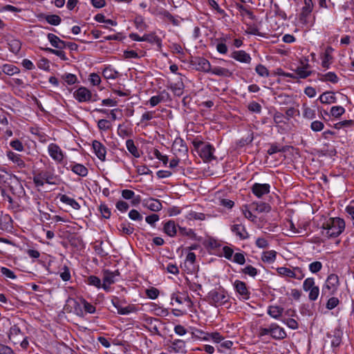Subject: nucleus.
<instances>
[{
	"mask_svg": "<svg viewBox=\"0 0 354 354\" xmlns=\"http://www.w3.org/2000/svg\"><path fill=\"white\" fill-rule=\"evenodd\" d=\"M210 73L223 77H230L232 75V73L228 69L220 66L211 68Z\"/></svg>",
	"mask_w": 354,
	"mask_h": 354,
	"instance_id": "obj_34",
	"label": "nucleus"
},
{
	"mask_svg": "<svg viewBox=\"0 0 354 354\" xmlns=\"http://www.w3.org/2000/svg\"><path fill=\"white\" fill-rule=\"evenodd\" d=\"M126 146L128 151L135 158H139L140 156V152L138 151V147L135 145L134 141L131 139H129L126 141Z\"/></svg>",
	"mask_w": 354,
	"mask_h": 354,
	"instance_id": "obj_33",
	"label": "nucleus"
},
{
	"mask_svg": "<svg viewBox=\"0 0 354 354\" xmlns=\"http://www.w3.org/2000/svg\"><path fill=\"white\" fill-rule=\"evenodd\" d=\"M97 127L100 130L107 131L111 129V122L105 119H101L97 122Z\"/></svg>",
	"mask_w": 354,
	"mask_h": 354,
	"instance_id": "obj_52",
	"label": "nucleus"
},
{
	"mask_svg": "<svg viewBox=\"0 0 354 354\" xmlns=\"http://www.w3.org/2000/svg\"><path fill=\"white\" fill-rule=\"evenodd\" d=\"M319 100L322 104H332L336 102V97L334 96L333 93L325 92L322 94Z\"/></svg>",
	"mask_w": 354,
	"mask_h": 354,
	"instance_id": "obj_28",
	"label": "nucleus"
},
{
	"mask_svg": "<svg viewBox=\"0 0 354 354\" xmlns=\"http://www.w3.org/2000/svg\"><path fill=\"white\" fill-rule=\"evenodd\" d=\"M59 276L62 278V279L64 281H68L71 279V277L70 270H69V268L66 266H64L62 268V272H60Z\"/></svg>",
	"mask_w": 354,
	"mask_h": 354,
	"instance_id": "obj_57",
	"label": "nucleus"
},
{
	"mask_svg": "<svg viewBox=\"0 0 354 354\" xmlns=\"http://www.w3.org/2000/svg\"><path fill=\"white\" fill-rule=\"evenodd\" d=\"M234 287L236 292L244 300H248L250 298V292L246 283L240 280H236L234 283Z\"/></svg>",
	"mask_w": 354,
	"mask_h": 354,
	"instance_id": "obj_6",
	"label": "nucleus"
},
{
	"mask_svg": "<svg viewBox=\"0 0 354 354\" xmlns=\"http://www.w3.org/2000/svg\"><path fill=\"white\" fill-rule=\"evenodd\" d=\"M24 334L21 333L17 325L12 326L10 329L8 335L9 339L14 344H17L23 339Z\"/></svg>",
	"mask_w": 354,
	"mask_h": 354,
	"instance_id": "obj_11",
	"label": "nucleus"
},
{
	"mask_svg": "<svg viewBox=\"0 0 354 354\" xmlns=\"http://www.w3.org/2000/svg\"><path fill=\"white\" fill-rule=\"evenodd\" d=\"M37 173L44 183L49 185L57 184L54 180L56 178V176L51 172L48 171H39Z\"/></svg>",
	"mask_w": 354,
	"mask_h": 354,
	"instance_id": "obj_22",
	"label": "nucleus"
},
{
	"mask_svg": "<svg viewBox=\"0 0 354 354\" xmlns=\"http://www.w3.org/2000/svg\"><path fill=\"white\" fill-rule=\"evenodd\" d=\"M277 257V252L274 250H270L263 252L261 259L265 263H273Z\"/></svg>",
	"mask_w": 354,
	"mask_h": 354,
	"instance_id": "obj_32",
	"label": "nucleus"
},
{
	"mask_svg": "<svg viewBox=\"0 0 354 354\" xmlns=\"http://www.w3.org/2000/svg\"><path fill=\"white\" fill-rule=\"evenodd\" d=\"M169 351H174L176 353L185 354L187 353L186 342L180 339H176L171 341Z\"/></svg>",
	"mask_w": 354,
	"mask_h": 354,
	"instance_id": "obj_9",
	"label": "nucleus"
},
{
	"mask_svg": "<svg viewBox=\"0 0 354 354\" xmlns=\"http://www.w3.org/2000/svg\"><path fill=\"white\" fill-rule=\"evenodd\" d=\"M47 38L54 48L57 49H63L66 47V42L60 39L57 35L53 33H48Z\"/></svg>",
	"mask_w": 354,
	"mask_h": 354,
	"instance_id": "obj_16",
	"label": "nucleus"
},
{
	"mask_svg": "<svg viewBox=\"0 0 354 354\" xmlns=\"http://www.w3.org/2000/svg\"><path fill=\"white\" fill-rule=\"evenodd\" d=\"M164 232L169 236L173 237L176 234V225L174 221H169L165 223Z\"/></svg>",
	"mask_w": 354,
	"mask_h": 354,
	"instance_id": "obj_23",
	"label": "nucleus"
},
{
	"mask_svg": "<svg viewBox=\"0 0 354 354\" xmlns=\"http://www.w3.org/2000/svg\"><path fill=\"white\" fill-rule=\"evenodd\" d=\"M324 127V124L322 122L319 120H315L311 122L310 129L315 132L321 131Z\"/></svg>",
	"mask_w": 354,
	"mask_h": 354,
	"instance_id": "obj_59",
	"label": "nucleus"
},
{
	"mask_svg": "<svg viewBox=\"0 0 354 354\" xmlns=\"http://www.w3.org/2000/svg\"><path fill=\"white\" fill-rule=\"evenodd\" d=\"M129 217L130 219H131L133 221H140L143 218L142 215L136 209H131L129 212Z\"/></svg>",
	"mask_w": 354,
	"mask_h": 354,
	"instance_id": "obj_62",
	"label": "nucleus"
},
{
	"mask_svg": "<svg viewBox=\"0 0 354 354\" xmlns=\"http://www.w3.org/2000/svg\"><path fill=\"white\" fill-rule=\"evenodd\" d=\"M60 201L71 206L75 209H79L80 208V204L75 199L70 198L67 195H61Z\"/></svg>",
	"mask_w": 354,
	"mask_h": 354,
	"instance_id": "obj_29",
	"label": "nucleus"
},
{
	"mask_svg": "<svg viewBox=\"0 0 354 354\" xmlns=\"http://www.w3.org/2000/svg\"><path fill=\"white\" fill-rule=\"evenodd\" d=\"M339 285V277L335 274H330L328 276L325 284L322 288V295L328 292V295H333L336 293Z\"/></svg>",
	"mask_w": 354,
	"mask_h": 354,
	"instance_id": "obj_3",
	"label": "nucleus"
},
{
	"mask_svg": "<svg viewBox=\"0 0 354 354\" xmlns=\"http://www.w3.org/2000/svg\"><path fill=\"white\" fill-rule=\"evenodd\" d=\"M7 157L9 160H12L19 169L26 168V165L25 162L21 159V156L15 152L9 151L7 152Z\"/></svg>",
	"mask_w": 354,
	"mask_h": 354,
	"instance_id": "obj_18",
	"label": "nucleus"
},
{
	"mask_svg": "<svg viewBox=\"0 0 354 354\" xmlns=\"http://www.w3.org/2000/svg\"><path fill=\"white\" fill-rule=\"evenodd\" d=\"M308 67L309 65L308 64L303 67H298L295 70L296 76L297 77V78L305 79L310 76L313 72L311 71L306 70Z\"/></svg>",
	"mask_w": 354,
	"mask_h": 354,
	"instance_id": "obj_31",
	"label": "nucleus"
},
{
	"mask_svg": "<svg viewBox=\"0 0 354 354\" xmlns=\"http://www.w3.org/2000/svg\"><path fill=\"white\" fill-rule=\"evenodd\" d=\"M344 112V108L341 106H333L330 109L331 115L335 118L340 117Z\"/></svg>",
	"mask_w": 354,
	"mask_h": 354,
	"instance_id": "obj_53",
	"label": "nucleus"
},
{
	"mask_svg": "<svg viewBox=\"0 0 354 354\" xmlns=\"http://www.w3.org/2000/svg\"><path fill=\"white\" fill-rule=\"evenodd\" d=\"M92 147L97 157L102 161H104L106 153V147L100 141L95 140L93 141Z\"/></svg>",
	"mask_w": 354,
	"mask_h": 354,
	"instance_id": "obj_13",
	"label": "nucleus"
},
{
	"mask_svg": "<svg viewBox=\"0 0 354 354\" xmlns=\"http://www.w3.org/2000/svg\"><path fill=\"white\" fill-rule=\"evenodd\" d=\"M317 78L322 82H330L333 84L339 81L337 75L334 72H328L326 74L317 73Z\"/></svg>",
	"mask_w": 354,
	"mask_h": 354,
	"instance_id": "obj_19",
	"label": "nucleus"
},
{
	"mask_svg": "<svg viewBox=\"0 0 354 354\" xmlns=\"http://www.w3.org/2000/svg\"><path fill=\"white\" fill-rule=\"evenodd\" d=\"M144 205L153 212H158L162 207L160 201L158 199H155L153 198L145 200Z\"/></svg>",
	"mask_w": 354,
	"mask_h": 354,
	"instance_id": "obj_17",
	"label": "nucleus"
},
{
	"mask_svg": "<svg viewBox=\"0 0 354 354\" xmlns=\"http://www.w3.org/2000/svg\"><path fill=\"white\" fill-rule=\"evenodd\" d=\"M73 97L79 102H86L92 100L91 91L84 86H80L73 93Z\"/></svg>",
	"mask_w": 354,
	"mask_h": 354,
	"instance_id": "obj_4",
	"label": "nucleus"
},
{
	"mask_svg": "<svg viewBox=\"0 0 354 354\" xmlns=\"http://www.w3.org/2000/svg\"><path fill=\"white\" fill-rule=\"evenodd\" d=\"M319 295V288L316 286L309 291L308 299L311 301H314L317 299Z\"/></svg>",
	"mask_w": 354,
	"mask_h": 354,
	"instance_id": "obj_55",
	"label": "nucleus"
},
{
	"mask_svg": "<svg viewBox=\"0 0 354 354\" xmlns=\"http://www.w3.org/2000/svg\"><path fill=\"white\" fill-rule=\"evenodd\" d=\"M86 283L88 285L93 286L97 288H101V283H102L101 280L99 277H97L96 276H94V275L89 276L87 278Z\"/></svg>",
	"mask_w": 354,
	"mask_h": 354,
	"instance_id": "obj_44",
	"label": "nucleus"
},
{
	"mask_svg": "<svg viewBox=\"0 0 354 354\" xmlns=\"http://www.w3.org/2000/svg\"><path fill=\"white\" fill-rule=\"evenodd\" d=\"M248 108L251 112L257 113H260L262 109L260 104L254 101L248 104Z\"/></svg>",
	"mask_w": 354,
	"mask_h": 354,
	"instance_id": "obj_60",
	"label": "nucleus"
},
{
	"mask_svg": "<svg viewBox=\"0 0 354 354\" xmlns=\"http://www.w3.org/2000/svg\"><path fill=\"white\" fill-rule=\"evenodd\" d=\"M231 57L239 62L245 64H250L252 60L250 55L245 50H234L231 54Z\"/></svg>",
	"mask_w": 354,
	"mask_h": 354,
	"instance_id": "obj_15",
	"label": "nucleus"
},
{
	"mask_svg": "<svg viewBox=\"0 0 354 354\" xmlns=\"http://www.w3.org/2000/svg\"><path fill=\"white\" fill-rule=\"evenodd\" d=\"M286 227L289 228V230L292 232V234L304 233L302 228H301L300 226L295 227L293 222L290 220L287 221Z\"/></svg>",
	"mask_w": 354,
	"mask_h": 354,
	"instance_id": "obj_45",
	"label": "nucleus"
},
{
	"mask_svg": "<svg viewBox=\"0 0 354 354\" xmlns=\"http://www.w3.org/2000/svg\"><path fill=\"white\" fill-rule=\"evenodd\" d=\"M270 186L269 184L254 183L251 187L252 192L258 198L262 197L263 195L270 192Z\"/></svg>",
	"mask_w": 354,
	"mask_h": 354,
	"instance_id": "obj_10",
	"label": "nucleus"
},
{
	"mask_svg": "<svg viewBox=\"0 0 354 354\" xmlns=\"http://www.w3.org/2000/svg\"><path fill=\"white\" fill-rule=\"evenodd\" d=\"M103 282L108 284H113L115 283V278L113 277L111 271L109 270H104Z\"/></svg>",
	"mask_w": 354,
	"mask_h": 354,
	"instance_id": "obj_43",
	"label": "nucleus"
},
{
	"mask_svg": "<svg viewBox=\"0 0 354 354\" xmlns=\"http://www.w3.org/2000/svg\"><path fill=\"white\" fill-rule=\"evenodd\" d=\"M303 115L308 120L314 119L316 117V113L314 109L308 107L306 104L303 105Z\"/></svg>",
	"mask_w": 354,
	"mask_h": 354,
	"instance_id": "obj_40",
	"label": "nucleus"
},
{
	"mask_svg": "<svg viewBox=\"0 0 354 354\" xmlns=\"http://www.w3.org/2000/svg\"><path fill=\"white\" fill-rule=\"evenodd\" d=\"M283 312V308L278 306H270L268 309V314L276 319H279Z\"/></svg>",
	"mask_w": 354,
	"mask_h": 354,
	"instance_id": "obj_25",
	"label": "nucleus"
},
{
	"mask_svg": "<svg viewBox=\"0 0 354 354\" xmlns=\"http://www.w3.org/2000/svg\"><path fill=\"white\" fill-rule=\"evenodd\" d=\"M342 331L339 328H335L333 331L331 345L333 347H337L340 345L342 342Z\"/></svg>",
	"mask_w": 354,
	"mask_h": 354,
	"instance_id": "obj_24",
	"label": "nucleus"
},
{
	"mask_svg": "<svg viewBox=\"0 0 354 354\" xmlns=\"http://www.w3.org/2000/svg\"><path fill=\"white\" fill-rule=\"evenodd\" d=\"M256 73L261 77H268L270 75L269 71L263 64H258L255 68Z\"/></svg>",
	"mask_w": 354,
	"mask_h": 354,
	"instance_id": "obj_47",
	"label": "nucleus"
},
{
	"mask_svg": "<svg viewBox=\"0 0 354 354\" xmlns=\"http://www.w3.org/2000/svg\"><path fill=\"white\" fill-rule=\"evenodd\" d=\"M293 279L301 280L305 277V273L299 267H293Z\"/></svg>",
	"mask_w": 354,
	"mask_h": 354,
	"instance_id": "obj_61",
	"label": "nucleus"
},
{
	"mask_svg": "<svg viewBox=\"0 0 354 354\" xmlns=\"http://www.w3.org/2000/svg\"><path fill=\"white\" fill-rule=\"evenodd\" d=\"M339 304V300L338 298L335 297H331L329 298L326 302V308L328 310H333L335 307H337Z\"/></svg>",
	"mask_w": 354,
	"mask_h": 354,
	"instance_id": "obj_49",
	"label": "nucleus"
},
{
	"mask_svg": "<svg viewBox=\"0 0 354 354\" xmlns=\"http://www.w3.org/2000/svg\"><path fill=\"white\" fill-rule=\"evenodd\" d=\"M10 145L14 149L18 151H22L24 149L22 142L18 139L12 140Z\"/></svg>",
	"mask_w": 354,
	"mask_h": 354,
	"instance_id": "obj_64",
	"label": "nucleus"
},
{
	"mask_svg": "<svg viewBox=\"0 0 354 354\" xmlns=\"http://www.w3.org/2000/svg\"><path fill=\"white\" fill-rule=\"evenodd\" d=\"M286 151V147H279L277 144H272L270 147L268 149L267 153L269 155H272L277 152H285Z\"/></svg>",
	"mask_w": 354,
	"mask_h": 354,
	"instance_id": "obj_50",
	"label": "nucleus"
},
{
	"mask_svg": "<svg viewBox=\"0 0 354 354\" xmlns=\"http://www.w3.org/2000/svg\"><path fill=\"white\" fill-rule=\"evenodd\" d=\"M142 39H143V41H147L151 44H156L159 48L162 47V40L156 35L155 32L145 34L142 37Z\"/></svg>",
	"mask_w": 354,
	"mask_h": 354,
	"instance_id": "obj_21",
	"label": "nucleus"
},
{
	"mask_svg": "<svg viewBox=\"0 0 354 354\" xmlns=\"http://www.w3.org/2000/svg\"><path fill=\"white\" fill-rule=\"evenodd\" d=\"M204 299L209 305L218 307L228 301L227 292L223 287L220 286L210 290Z\"/></svg>",
	"mask_w": 354,
	"mask_h": 354,
	"instance_id": "obj_2",
	"label": "nucleus"
},
{
	"mask_svg": "<svg viewBox=\"0 0 354 354\" xmlns=\"http://www.w3.org/2000/svg\"><path fill=\"white\" fill-rule=\"evenodd\" d=\"M146 295L151 299H155L159 295V290L156 288L151 287L146 290Z\"/></svg>",
	"mask_w": 354,
	"mask_h": 354,
	"instance_id": "obj_58",
	"label": "nucleus"
},
{
	"mask_svg": "<svg viewBox=\"0 0 354 354\" xmlns=\"http://www.w3.org/2000/svg\"><path fill=\"white\" fill-rule=\"evenodd\" d=\"M270 336L274 339H283L287 336L285 330L275 323L270 324Z\"/></svg>",
	"mask_w": 354,
	"mask_h": 354,
	"instance_id": "obj_12",
	"label": "nucleus"
},
{
	"mask_svg": "<svg viewBox=\"0 0 354 354\" xmlns=\"http://www.w3.org/2000/svg\"><path fill=\"white\" fill-rule=\"evenodd\" d=\"M118 72L111 67H106L102 71V75L105 79H115L118 75Z\"/></svg>",
	"mask_w": 354,
	"mask_h": 354,
	"instance_id": "obj_37",
	"label": "nucleus"
},
{
	"mask_svg": "<svg viewBox=\"0 0 354 354\" xmlns=\"http://www.w3.org/2000/svg\"><path fill=\"white\" fill-rule=\"evenodd\" d=\"M277 271L281 276L293 278V267L292 268L287 267H279L277 269Z\"/></svg>",
	"mask_w": 354,
	"mask_h": 354,
	"instance_id": "obj_38",
	"label": "nucleus"
},
{
	"mask_svg": "<svg viewBox=\"0 0 354 354\" xmlns=\"http://www.w3.org/2000/svg\"><path fill=\"white\" fill-rule=\"evenodd\" d=\"M192 65L195 66L196 69L204 73H210L211 64L210 62L205 58L201 57H196L192 61Z\"/></svg>",
	"mask_w": 354,
	"mask_h": 354,
	"instance_id": "obj_5",
	"label": "nucleus"
},
{
	"mask_svg": "<svg viewBox=\"0 0 354 354\" xmlns=\"http://www.w3.org/2000/svg\"><path fill=\"white\" fill-rule=\"evenodd\" d=\"M179 233L183 236H186L191 239L196 241H201V237H198L192 229H187L183 227H178Z\"/></svg>",
	"mask_w": 354,
	"mask_h": 354,
	"instance_id": "obj_26",
	"label": "nucleus"
},
{
	"mask_svg": "<svg viewBox=\"0 0 354 354\" xmlns=\"http://www.w3.org/2000/svg\"><path fill=\"white\" fill-rule=\"evenodd\" d=\"M8 45L10 50L15 54H17L19 52L21 46V42L17 39L10 40L8 42Z\"/></svg>",
	"mask_w": 354,
	"mask_h": 354,
	"instance_id": "obj_36",
	"label": "nucleus"
},
{
	"mask_svg": "<svg viewBox=\"0 0 354 354\" xmlns=\"http://www.w3.org/2000/svg\"><path fill=\"white\" fill-rule=\"evenodd\" d=\"M118 230L124 234L130 235L133 234L134 228L131 226L129 223H122L118 227Z\"/></svg>",
	"mask_w": 354,
	"mask_h": 354,
	"instance_id": "obj_41",
	"label": "nucleus"
},
{
	"mask_svg": "<svg viewBox=\"0 0 354 354\" xmlns=\"http://www.w3.org/2000/svg\"><path fill=\"white\" fill-rule=\"evenodd\" d=\"M62 78L66 82L68 85H73L75 84L77 81V78L75 75L72 73H65L62 76Z\"/></svg>",
	"mask_w": 354,
	"mask_h": 354,
	"instance_id": "obj_46",
	"label": "nucleus"
},
{
	"mask_svg": "<svg viewBox=\"0 0 354 354\" xmlns=\"http://www.w3.org/2000/svg\"><path fill=\"white\" fill-rule=\"evenodd\" d=\"M345 221L339 217L324 218L322 224V234L327 238L339 236L345 229Z\"/></svg>",
	"mask_w": 354,
	"mask_h": 354,
	"instance_id": "obj_1",
	"label": "nucleus"
},
{
	"mask_svg": "<svg viewBox=\"0 0 354 354\" xmlns=\"http://www.w3.org/2000/svg\"><path fill=\"white\" fill-rule=\"evenodd\" d=\"M309 270L312 273H317L322 268V263L320 261H316L309 264Z\"/></svg>",
	"mask_w": 354,
	"mask_h": 354,
	"instance_id": "obj_54",
	"label": "nucleus"
},
{
	"mask_svg": "<svg viewBox=\"0 0 354 354\" xmlns=\"http://www.w3.org/2000/svg\"><path fill=\"white\" fill-rule=\"evenodd\" d=\"M48 151L50 156L55 161L61 162L64 159V153L60 147L55 144L51 143L48 147Z\"/></svg>",
	"mask_w": 354,
	"mask_h": 354,
	"instance_id": "obj_7",
	"label": "nucleus"
},
{
	"mask_svg": "<svg viewBox=\"0 0 354 354\" xmlns=\"http://www.w3.org/2000/svg\"><path fill=\"white\" fill-rule=\"evenodd\" d=\"M250 207L259 213H268L271 210V206L263 202H254L250 205Z\"/></svg>",
	"mask_w": 354,
	"mask_h": 354,
	"instance_id": "obj_20",
	"label": "nucleus"
},
{
	"mask_svg": "<svg viewBox=\"0 0 354 354\" xmlns=\"http://www.w3.org/2000/svg\"><path fill=\"white\" fill-rule=\"evenodd\" d=\"M45 20L50 25L53 26H58L61 21L62 19L59 16L57 15H48L45 16Z\"/></svg>",
	"mask_w": 354,
	"mask_h": 354,
	"instance_id": "obj_39",
	"label": "nucleus"
},
{
	"mask_svg": "<svg viewBox=\"0 0 354 354\" xmlns=\"http://www.w3.org/2000/svg\"><path fill=\"white\" fill-rule=\"evenodd\" d=\"M71 170L76 174L84 177L88 174V169L82 164L76 163L71 166Z\"/></svg>",
	"mask_w": 354,
	"mask_h": 354,
	"instance_id": "obj_27",
	"label": "nucleus"
},
{
	"mask_svg": "<svg viewBox=\"0 0 354 354\" xmlns=\"http://www.w3.org/2000/svg\"><path fill=\"white\" fill-rule=\"evenodd\" d=\"M231 230L240 240H245L249 237V234L242 224L232 225Z\"/></svg>",
	"mask_w": 354,
	"mask_h": 354,
	"instance_id": "obj_14",
	"label": "nucleus"
},
{
	"mask_svg": "<svg viewBox=\"0 0 354 354\" xmlns=\"http://www.w3.org/2000/svg\"><path fill=\"white\" fill-rule=\"evenodd\" d=\"M205 214L200 212H190L186 216L189 220H200L203 221L205 219Z\"/></svg>",
	"mask_w": 354,
	"mask_h": 354,
	"instance_id": "obj_51",
	"label": "nucleus"
},
{
	"mask_svg": "<svg viewBox=\"0 0 354 354\" xmlns=\"http://www.w3.org/2000/svg\"><path fill=\"white\" fill-rule=\"evenodd\" d=\"M315 279L313 277L306 279L303 283V290L306 292H309L313 288L315 287Z\"/></svg>",
	"mask_w": 354,
	"mask_h": 354,
	"instance_id": "obj_42",
	"label": "nucleus"
},
{
	"mask_svg": "<svg viewBox=\"0 0 354 354\" xmlns=\"http://www.w3.org/2000/svg\"><path fill=\"white\" fill-rule=\"evenodd\" d=\"M227 39V36L217 39L216 50L221 54H226L227 53V47L225 44Z\"/></svg>",
	"mask_w": 354,
	"mask_h": 354,
	"instance_id": "obj_30",
	"label": "nucleus"
},
{
	"mask_svg": "<svg viewBox=\"0 0 354 354\" xmlns=\"http://www.w3.org/2000/svg\"><path fill=\"white\" fill-rule=\"evenodd\" d=\"M214 151L215 149L211 144H205L201 149L200 156L204 161L207 162L215 160L216 157L214 156Z\"/></svg>",
	"mask_w": 354,
	"mask_h": 354,
	"instance_id": "obj_8",
	"label": "nucleus"
},
{
	"mask_svg": "<svg viewBox=\"0 0 354 354\" xmlns=\"http://www.w3.org/2000/svg\"><path fill=\"white\" fill-rule=\"evenodd\" d=\"M2 71L8 75H13L20 72V70L17 66L12 64H4L2 68Z\"/></svg>",
	"mask_w": 354,
	"mask_h": 354,
	"instance_id": "obj_35",
	"label": "nucleus"
},
{
	"mask_svg": "<svg viewBox=\"0 0 354 354\" xmlns=\"http://www.w3.org/2000/svg\"><path fill=\"white\" fill-rule=\"evenodd\" d=\"M89 81L93 86H98L101 82L100 75L95 73H93L89 75Z\"/></svg>",
	"mask_w": 354,
	"mask_h": 354,
	"instance_id": "obj_63",
	"label": "nucleus"
},
{
	"mask_svg": "<svg viewBox=\"0 0 354 354\" xmlns=\"http://www.w3.org/2000/svg\"><path fill=\"white\" fill-rule=\"evenodd\" d=\"M241 271L243 274H248L252 277H254L258 273L257 268H255L251 265L246 266L244 268L241 270Z\"/></svg>",
	"mask_w": 354,
	"mask_h": 354,
	"instance_id": "obj_48",
	"label": "nucleus"
},
{
	"mask_svg": "<svg viewBox=\"0 0 354 354\" xmlns=\"http://www.w3.org/2000/svg\"><path fill=\"white\" fill-rule=\"evenodd\" d=\"M99 210L102 214V216L104 218H109L111 216V210L107 205L101 204L99 207Z\"/></svg>",
	"mask_w": 354,
	"mask_h": 354,
	"instance_id": "obj_56",
	"label": "nucleus"
}]
</instances>
